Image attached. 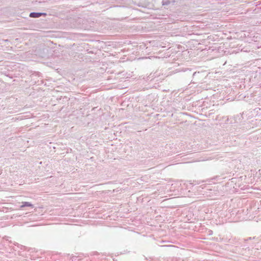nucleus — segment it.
<instances>
[{
	"label": "nucleus",
	"mask_w": 261,
	"mask_h": 261,
	"mask_svg": "<svg viewBox=\"0 0 261 261\" xmlns=\"http://www.w3.org/2000/svg\"><path fill=\"white\" fill-rule=\"evenodd\" d=\"M170 3V0H163L162 5L163 6H167L169 5Z\"/></svg>",
	"instance_id": "nucleus-3"
},
{
	"label": "nucleus",
	"mask_w": 261,
	"mask_h": 261,
	"mask_svg": "<svg viewBox=\"0 0 261 261\" xmlns=\"http://www.w3.org/2000/svg\"><path fill=\"white\" fill-rule=\"evenodd\" d=\"M22 205L20 206L21 208H22L24 206H30L32 207H33V205L29 202H22Z\"/></svg>",
	"instance_id": "nucleus-2"
},
{
	"label": "nucleus",
	"mask_w": 261,
	"mask_h": 261,
	"mask_svg": "<svg viewBox=\"0 0 261 261\" xmlns=\"http://www.w3.org/2000/svg\"><path fill=\"white\" fill-rule=\"evenodd\" d=\"M42 15H46V14L44 13L32 12L30 14V16L33 18H38Z\"/></svg>",
	"instance_id": "nucleus-1"
}]
</instances>
